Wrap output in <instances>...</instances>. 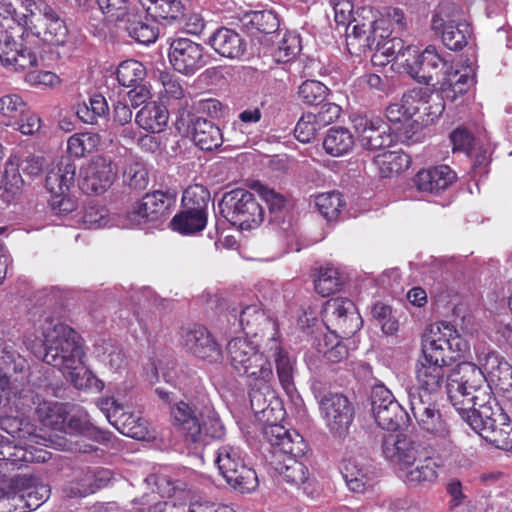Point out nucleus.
Wrapping results in <instances>:
<instances>
[{"mask_svg": "<svg viewBox=\"0 0 512 512\" xmlns=\"http://www.w3.org/2000/svg\"><path fill=\"white\" fill-rule=\"evenodd\" d=\"M42 334L43 361L59 369L77 389L90 388L96 379L83 365L85 351L80 334L72 327L49 318L45 320Z\"/></svg>", "mask_w": 512, "mask_h": 512, "instance_id": "1", "label": "nucleus"}, {"mask_svg": "<svg viewBox=\"0 0 512 512\" xmlns=\"http://www.w3.org/2000/svg\"><path fill=\"white\" fill-rule=\"evenodd\" d=\"M39 6L35 0H0V14L5 21L0 23V62L12 71H24L38 66L36 51L16 42L21 28L27 23L32 7Z\"/></svg>", "mask_w": 512, "mask_h": 512, "instance_id": "2", "label": "nucleus"}, {"mask_svg": "<svg viewBox=\"0 0 512 512\" xmlns=\"http://www.w3.org/2000/svg\"><path fill=\"white\" fill-rule=\"evenodd\" d=\"M447 60L444 59L434 46H428L417 55L413 62L407 60L409 73L418 82L426 85H434L432 82L438 78L446 68L440 90L442 98L455 102L459 96L464 95L475 83V71L472 66H462L454 69L447 67Z\"/></svg>", "mask_w": 512, "mask_h": 512, "instance_id": "3", "label": "nucleus"}, {"mask_svg": "<svg viewBox=\"0 0 512 512\" xmlns=\"http://www.w3.org/2000/svg\"><path fill=\"white\" fill-rule=\"evenodd\" d=\"M446 389L461 418L496 399L483 370L471 362L459 363L448 373Z\"/></svg>", "mask_w": 512, "mask_h": 512, "instance_id": "4", "label": "nucleus"}, {"mask_svg": "<svg viewBox=\"0 0 512 512\" xmlns=\"http://www.w3.org/2000/svg\"><path fill=\"white\" fill-rule=\"evenodd\" d=\"M431 29L441 37L443 44L450 50H462L471 36L470 24L464 17L463 9L456 3L443 1L435 8Z\"/></svg>", "mask_w": 512, "mask_h": 512, "instance_id": "5", "label": "nucleus"}, {"mask_svg": "<svg viewBox=\"0 0 512 512\" xmlns=\"http://www.w3.org/2000/svg\"><path fill=\"white\" fill-rule=\"evenodd\" d=\"M264 349V342L261 344ZM228 358L234 370L248 379L260 377L273 379V370L267 353L259 352L257 346L247 338L237 337L231 339L226 347Z\"/></svg>", "mask_w": 512, "mask_h": 512, "instance_id": "6", "label": "nucleus"}, {"mask_svg": "<svg viewBox=\"0 0 512 512\" xmlns=\"http://www.w3.org/2000/svg\"><path fill=\"white\" fill-rule=\"evenodd\" d=\"M220 212L232 225L242 230L260 226L264 220V210L253 193L245 189L226 192L220 203Z\"/></svg>", "mask_w": 512, "mask_h": 512, "instance_id": "7", "label": "nucleus"}, {"mask_svg": "<svg viewBox=\"0 0 512 512\" xmlns=\"http://www.w3.org/2000/svg\"><path fill=\"white\" fill-rule=\"evenodd\" d=\"M215 463L226 482L241 493H251L258 486L256 472L245 462L240 447L225 444L218 448Z\"/></svg>", "mask_w": 512, "mask_h": 512, "instance_id": "8", "label": "nucleus"}, {"mask_svg": "<svg viewBox=\"0 0 512 512\" xmlns=\"http://www.w3.org/2000/svg\"><path fill=\"white\" fill-rule=\"evenodd\" d=\"M75 176L76 165L70 158H62L48 170L45 187L51 194L49 203L55 214L66 215L77 208V201L69 195Z\"/></svg>", "mask_w": 512, "mask_h": 512, "instance_id": "9", "label": "nucleus"}, {"mask_svg": "<svg viewBox=\"0 0 512 512\" xmlns=\"http://www.w3.org/2000/svg\"><path fill=\"white\" fill-rule=\"evenodd\" d=\"M36 10L38 14L31 12L30 18L21 30L24 29L48 45H64L68 39V28L64 20L44 2L39 3Z\"/></svg>", "mask_w": 512, "mask_h": 512, "instance_id": "10", "label": "nucleus"}, {"mask_svg": "<svg viewBox=\"0 0 512 512\" xmlns=\"http://www.w3.org/2000/svg\"><path fill=\"white\" fill-rule=\"evenodd\" d=\"M321 418L330 433L344 437L354 418V407L342 393L328 392L317 396Z\"/></svg>", "mask_w": 512, "mask_h": 512, "instance_id": "11", "label": "nucleus"}, {"mask_svg": "<svg viewBox=\"0 0 512 512\" xmlns=\"http://www.w3.org/2000/svg\"><path fill=\"white\" fill-rule=\"evenodd\" d=\"M446 366L445 358L423 355L416 368L417 386L408 388V399H412L413 394H419L422 399H437L445 380L447 381Z\"/></svg>", "mask_w": 512, "mask_h": 512, "instance_id": "12", "label": "nucleus"}, {"mask_svg": "<svg viewBox=\"0 0 512 512\" xmlns=\"http://www.w3.org/2000/svg\"><path fill=\"white\" fill-rule=\"evenodd\" d=\"M408 400L419 429L445 445L451 444V429L437 408V399H422L413 394Z\"/></svg>", "mask_w": 512, "mask_h": 512, "instance_id": "13", "label": "nucleus"}, {"mask_svg": "<svg viewBox=\"0 0 512 512\" xmlns=\"http://www.w3.org/2000/svg\"><path fill=\"white\" fill-rule=\"evenodd\" d=\"M230 315L238 320L247 336L260 337L264 346L280 337L277 322L257 304L246 305L241 309L233 308Z\"/></svg>", "mask_w": 512, "mask_h": 512, "instance_id": "14", "label": "nucleus"}, {"mask_svg": "<svg viewBox=\"0 0 512 512\" xmlns=\"http://www.w3.org/2000/svg\"><path fill=\"white\" fill-rule=\"evenodd\" d=\"M466 341L457 330L448 322L441 321L429 326L422 339V353L427 357L445 358V351L464 352Z\"/></svg>", "mask_w": 512, "mask_h": 512, "instance_id": "15", "label": "nucleus"}, {"mask_svg": "<svg viewBox=\"0 0 512 512\" xmlns=\"http://www.w3.org/2000/svg\"><path fill=\"white\" fill-rule=\"evenodd\" d=\"M371 410L378 426L387 431L398 430L407 417L406 411L383 384L372 388Z\"/></svg>", "mask_w": 512, "mask_h": 512, "instance_id": "16", "label": "nucleus"}, {"mask_svg": "<svg viewBox=\"0 0 512 512\" xmlns=\"http://www.w3.org/2000/svg\"><path fill=\"white\" fill-rule=\"evenodd\" d=\"M117 176V167L106 156L92 158L80 173L79 187L85 194H101L114 182Z\"/></svg>", "mask_w": 512, "mask_h": 512, "instance_id": "17", "label": "nucleus"}, {"mask_svg": "<svg viewBox=\"0 0 512 512\" xmlns=\"http://www.w3.org/2000/svg\"><path fill=\"white\" fill-rule=\"evenodd\" d=\"M168 57L174 70L186 76L195 74L207 63L204 47L188 38L173 40Z\"/></svg>", "mask_w": 512, "mask_h": 512, "instance_id": "18", "label": "nucleus"}, {"mask_svg": "<svg viewBox=\"0 0 512 512\" xmlns=\"http://www.w3.org/2000/svg\"><path fill=\"white\" fill-rule=\"evenodd\" d=\"M174 201L175 194L169 191L157 190L147 193L139 203L127 212V221L132 226L156 222L167 214Z\"/></svg>", "mask_w": 512, "mask_h": 512, "instance_id": "19", "label": "nucleus"}, {"mask_svg": "<svg viewBox=\"0 0 512 512\" xmlns=\"http://www.w3.org/2000/svg\"><path fill=\"white\" fill-rule=\"evenodd\" d=\"M180 344L186 352L210 363L222 359L218 343L210 331L202 325L194 324L183 328L180 334Z\"/></svg>", "mask_w": 512, "mask_h": 512, "instance_id": "20", "label": "nucleus"}, {"mask_svg": "<svg viewBox=\"0 0 512 512\" xmlns=\"http://www.w3.org/2000/svg\"><path fill=\"white\" fill-rule=\"evenodd\" d=\"M102 410L108 421L123 435L142 440L149 436L147 421L136 414L126 412L124 405L114 398L102 401Z\"/></svg>", "mask_w": 512, "mask_h": 512, "instance_id": "21", "label": "nucleus"}, {"mask_svg": "<svg viewBox=\"0 0 512 512\" xmlns=\"http://www.w3.org/2000/svg\"><path fill=\"white\" fill-rule=\"evenodd\" d=\"M265 440L271 445L272 459L277 460L284 455L303 456L306 444L303 437L295 430H288L280 424H269L263 430Z\"/></svg>", "mask_w": 512, "mask_h": 512, "instance_id": "22", "label": "nucleus"}, {"mask_svg": "<svg viewBox=\"0 0 512 512\" xmlns=\"http://www.w3.org/2000/svg\"><path fill=\"white\" fill-rule=\"evenodd\" d=\"M353 126L361 146L366 150H384L394 143L390 127L381 119L357 116L353 119Z\"/></svg>", "mask_w": 512, "mask_h": 512, "instance_id": "23", "label": "nucleus"}, {"mask_svg": "<svg viewBox=\"0 0 512 512\" xmlns=\"http://www.w3.org/2000/svg\"><path fill=\"white\" fill-rule=\"evenodd\" d=\"M340 471L348 489L355 493H365L374 486L378 478L371 461L362 457L343 459Z\"/></svg>", "mask_w": 512, "mask_h": 512, "instance_id": "24", "label": "nucleus"}, {"mask_svg": "<svg viewBox=\"0 0 512 512\" xmlns=\"http://www.w3.org/2000/svg\"><path fill=\"white\" fill-rule=\"evenodd\" d=\"M426 452L420 442L407 435H390L383 442L385 458L393 464L400 465L401 469H408L414 465Z\"/></svg>", "mask_w": 512, "mask_h": 512, "instance_id": "25", "label": "nucleus"}, {"mask_svg": "<svg viewBox=\"0 0 512 512\" xmlns=\"http://www.w3.org/2000/svg\"><path fill=\"white\" fill-rule=\"evenodd\" d=\"M325 316L343 337L352 336L362 327L361 316L353 302L348 299L336 298L328 301Z\"/></svg>", "mask_w": 512, "mask_h": 512, "instance_id": "26", "label": "nucleus"}, {"mask_svg": "<svg viewBox=\"0 0 512 512\" xmlns=\"http://www.w3.org/2000/svg\"><path fill=\"white\" fill-rule=\"evenodd\" d=\"M508 415L499 405L497 400L482 405L476 411L464 416L462 419L486 442H488V431H499V428L508 421Z\"/></svg>", "mask_w": 512, "mask_h": 512, "instance_id": "27", "label": "nucleus"}, {"mask_svg": "<svg viewBox=\"0 0 512 512\" xmlns=\"http://www.w3.org/2000/svg\"><path fill=\"white\" fill-rule=\"evenodd\" d=\"M201 407L193 402L177 401L171 407L174 424L181 430L185 441L196 443L201 438Z\"/></svg>", "mask_w": 512, "mask_h": 512, "instance_id": "28", "label": "nucleus"}, {"mask_svg": "<svg viewBox=\"0 0 512 512\" xmlns=\"http://www.w3.org/2000/svg\"><path fill=\"white\" fill-rule=\"evenodd\" d=\"M455 172L447 165L420 170L414 177V184L420 192L439 194L455 181Z\"/></svg>", "mask_w": 512, "mask_h": 512, "instance_id": "29", "label": "nucleus"}, {"mask_svg": "<svg viewBox=\"0 0 512 512\" xmlns=\"http://www.w3.org/2000/svg\"><path fill=\"white\" fill-rule=\"evenodd\" d=\"M264 351L267 353L268 360L269 358H273L274 360L277 376L282 388L287 394H292L295 391V359L290 357L288 353L283 350L280 337L270 344L265 345Z\"/></svg>", "mask_w": 512, "mask_h": 512, "instance_id": "30", "label": "nucleus"}, {"mask_svg": "<svg viewBox=\"0 0 512 512\" xmlns=\"http://www.w3.org/2000/svg\"><path fill=\"white\" fill-rule=\"evenodd\" d=\"M208 44L216 53L230 59L239 58L246 51L245 39L235 30L226 27L214 31Z\"/></svg>", "mask_w": 512, "mask_h": 512, "instance_id": "31", "label": "nucleus"}, {"mask_svg": "<svg viewBox=\"0 0 512 512\" xmlns=\"http://www.w3.org/2000/svg\"><path fill=\"white\" fill-rule=\"evenodd\" d=\"M148 16L160 23L172 24L185 16L182 0H138Z\"/></svg>", "mask_w": 512, "mask_h": 512, "instance_id": "32", "label": "nucleus"}, {"mask_svg": "<svg viewBox=\"0 0 512 512\" xmlns=\"http://www.w3.org/2000/svg\"><path fill=\"white\" fill-rule=\"evenodd\" d=\"M192 139L201 150L211 151L221 146L222 132L218 126L202 117L191 120Z\"/></svg>", "mask_w": 512, "mask_h": 512, "instance_id": "33", "label": "nucleus"}, {"mask_svg": "<svg viewBox=\"0 0 512 512\" xmlns=\"http://www.w3.org/2000/svg\"><path fill=\"white\" fill-rule=\"evenodd\" d=\"M66 431L70 434L80 435L98 444L110 442L112 434L94 426L86 412L78 411L71 415L66 423Z\"/></svg>", "mask_w": 512, "mask_h": 512, "instance_id": "34", "label": "nucleus"}, {"mask_svg": "<svg viewBox=\"0 0 512 512\" xmlns=\"http://www.w3.org/2000/svg\"><path fill=\"white\" fill-rule=\"evenodd\" d=\"M169 113L160 103H146L135 116L136 124L151 133H159L167 125Z\"/></svg>", "mask_w": 512, "mask_h": 512, "instance_id": "35", "label": "nucleus"}, {"mask_svg": "<svg viewBox=\"0 0 512 512\" xmlns=\"http://www.w3.org/2000/svg\"><path fill=\"white\" fill-rule=\"evenodd\" d=\"M26 360L10 346L4 344L0 338V391L9 394L11 383L9 373L23 372Z\"/></svg>", "mask_w": 512, "mask_h": 512, "instance_id": "36", "label": "nucleus"}, {"mask_svg": "<svg viewBox=\"0 0 512 512\" xmlns=\"http://www.w3.org/2000/svg\"><path fill=\"white\" fill-rule=\"evenodd\" d=\"M372 26L366 21H359L354 18L351 25H348L346 31L347 49L352 55L360 56L367 50H371L374 43V36L369 33Z\"/></svg>", "mask_w": 512, "mask_h": 512, "instance_id": "37", "label": "nucleus"}, {"mask_svg": "<svg viewBox=\"0 0 512 512\" xmlns=\"http://www.w3.org/2000/svg\"><path fill=\"white\" fill-rule=\"evenodd\" d=\"M354 145L355 139L351 131L341 126L330 128L323 139V149L332 157L347 155Z\"/></svg>", "mask_w": 512, "mask_h": 512, "instance_id": "38", "label": "nucleus"}, {"mask_svg": "<svg viewBox=\"0 0 512 512\" xmlns=\"http://www.w3.org/2000/svg\"><path fill=\"white\" fill-rule=\"evenodd\" d=\"M373 163L379 175L382 178H388L407 170L411 164V158L400 150L383 151L374 157Z\"/></svg>", "mask_w": 512, "mask_h": 512, "instance_id": "39", "label": "nucleus"}, {"mask_svg": "<svg viewBox=\"0 0 512 512\" xmlns=\"http://www.w3.org/2000/svg\"><path fill=\"white\" fill-rule=\"evenodd\" d=\"M24 180L19 172V167L14 162H7L0 172V197L6 203L16 200L23 189Z\"/></svg>", "mask_w": 512, "mask_h": 512, "instance_id": "40", "label": "nucleus"}, {"mask_svg": "<svg viewBox=\"0 0 512 512\" xmlns=\"http://www.w3.org/2000/svg\"><path fill=\"white\" fill-rule=\"evenodd\" d=\"M298 457L288 454L280 459L271 460L274 469L285 481L294 485L304 484L308 478V469Z\"/></svg>", "mask_w": 512, "mask_h": 512, "instance_id": "41", "label": "nucleus"}, {"mask_svg": "<svg viewBox=\"0 0 512 512\" xmlns=\"http://www.w3.org/2000/svg\"><path fill=\"white\" fill-rule=\"evenodd\" d=\"M417 461L416 466H410L405 472V481L410 485H424L434 482L438 476V466L429 453L426 452Z\"/></svg>", "mask_w": 512, "mask_h": 512, "instance_id": "42", "label": "nucleus"}, {"mask_svg": "<svg viewBox=\"0 0 512 512\" xmlns=\"http://www.w3.org/2000/svg\"><path fill=\"white\" fill-rule=\"evenodd\" d=\"M207 224V214L184 209L171 220L173 230L183 234L192 235L202 231Z\"/></svg>", "mask_w": 512, "mask_h": 512, "instance_id": "43", "label": "nucleus"}, {"mask_svg": "<svg viewBox=\"0 0 512 512\" xmlns=\"http://www.w3.org/2000/svg\"><path fill=\"white\" fill-rule=\"evenodd\" d=\"M125 29L136 42L144 45L154 43L158 37V29L143 20L140 15L131 13L127 17Z\"/></svg>", "mask_w": 512, "mask_h": 512, "instance_id": "44", "label": "nucleus"}, {"mask_svg": "<svg viewBox=\"0 0 512 512\" xmlns=\"http://www.w3.org/2000/svg\"><path fill=\"white\" fill-rule=\"evenodd\" d=\"M273 379H262L260 377L250 378L249 384L251 390L249 393L251 408L255 413H264L270 405V400L274 398L271 387Z\"/></svg>", "mask_w": 512, "mask_h": 512, "instance_id": "45", "label": "nucleus"}, {"mask_svg": "<svg viewBox=\"0 0 512 512\" xmlns=\"http://www.w3.org/2000/svg\"><path fill=\"white\" fill-rule=\"evenodd\" d=\"M201 438L195 444L205 443L207 438L221 439L225 435V427L218 413L208 405H203L200 412Z\"/></svg>", "mask_w": 512, "mask_h": 512, "instance_id": "46", "label": "nucleus"}, {"mask_svg": "<svg viewBox=\"0 0 512 512\" xmlns=\"http://www.w3.org/2000/svg\"><path fill=\"white\" fill-rule=\"evenodd\" d=\"M344 279L339 270L331 265H325L318 269L315 279V290L323 297L339 291Z\"/></svg>", "mask_w": 512, "mask_h": 512, "instance_id": "47", "label": "nucleus"}, {"mask_svg": "<svg viewBox=\"0 0 512 512\" xmlns=\"http://www.w3.org/2000/svg\"><path fill=\"white\" fill-rule=\"evenodd\" d=\"M100 143L101 138L97 133H75L67 141V151L71 156L81 158L97 151Z\"/></svg>", "mask_w": 512, "mask_h": 512, "instance_id": "48", "label": "nucleus"}, {"mask_svg": "<svg viewBox=\"0 0 512 512\" xmlns=\"http://www.w3.org/2000/svg\"><path fill=\"white\" fill-rule=\"evenodd\" d=\"M315 206L327 221H332L338 218L345 202L340 192L329 191L315 197Z\"/></svg>", "mask_w": 512, "mask_h": 512, "instance_id": "49", "label": "nucleus"}, {"mask_svg": "<svg viewBox=\"0 0 512 512\" xmlns=\"http://www.w3.org/2000/svg\"><path fill=\"white\" fill-rule=\"evenodd\" d=\"M210 192L203 185L189 186L183 192L182 203L186 210L207 214Z\"/></svg>", "mask_w": 512, "mask_h": 512, "instance_id": "50", "label": "nucleus"}, {"mask_svg": "<svg viewBox=\"0 0 512 512\" xmlns=\"http://www.w3.org/2000/svg\"><path fill=\"white\" fill-rule=\"evenodd\" d=\"M116 76L123 87H131L142 82L146 77L144 65L137 60H126L119 64Z\"/></svg>", "mask_w": 512, "mask_h": 512, "instance_id": "51", "label": "nucleus"}, {"mask_svg": "<svg viewBox=\"0 0 512 512\" xmlns=\"http://www.w3.org/2000/svg\"><path fill=\"white\" fill-rule=\"evenodd\" d=\"M328 88L317 80H306L298 88V98L306 105H319L328 95Z\"/></svg>", "mask_w": 512, "mask_h": 512, "instance_id": "52", "label": "nucleus"}, {"mask_svg": "<svg viewBox=\"0 0 512 512\" xmlns=\"http://www.w3.org/2000/svg\"><path fill=\"white\" fill-rule=\"evenodd\" d=\"M431 94L427 88H414L404 93L401 107L405 109L406 117L412 119L422 108L426 109Z\"/></svg>", "mask_w": 512, "mask_h": 512, "instance_id": "53", "label": "nucleus"}, {"mask_svg": "<svg viewBox=\"0 0 512 512\" xmlns=\"http://www.w3.org/2000/svg\"><path fill=\"white\" fill-rule=\"evenodd\" d=\"M405 109L401 107L400 103H393L386 109V117L393 124H402L401 127L397 128L395 133L402 142H408L412 139V134L409 128H411L412 122L409 117L404 114Z\"/></svg>", "mask_w": 512, "mask_h": 512, "instance_id": "54", "label": "nucleus"}, {"mask_svg": "<svg viewBox=\"0 0 512 512\" xmlns=\"http://www.w3.org/2000/svg\"><path fill=\"white\" fill-rule=\"evenodd\" d=\"M123 181L133 190H144L149 182L148 172L144 164L137 161L127 163L123 172Z\"/></svg>", "mask_w": 512, "mask_h": 512, "instance_id": "55", "label": "nucleus"}, {"mask_svg": "<svg viewBox=\"0 0 512 512\" xmlns=\"http://www.w3.org/2000/svg\"><path fill=\"white\" fill-rule=\"evenodd\" d=\"M322 126L318 123L314 113H305L297 122L294 133L298 141L309 143L315 139Z\"/></svg>", "mask_w": 512, "mask_h": 512, "instance_id": "56", "label": "nucleus"}, {"mask_svg": "<svg viewBox=\"0 0 512 512\" xmlns=\"http://www.w3.org/2000/svg\"><path fill=\"white\" fill-rule=\"evenodd\" d=\"M301 50V41L299 35L295 33H286L277 48L274 51V57L277 62H288L293 59Z\"/></svg>", "mask_w": 512, "mask_h": 512, "instance_id": "57", "label": "nucleus"}, {"mask_svg": "<svg viewBox=\"0 0 512 512\" xmlns=\"http://www.w3.org/2000/svg\"><path fill=\"white\" fill-rule=\"evenodd\" d=\"M101 12L110 21H123L132 13L128 0H96Z\"/></svg>", "mask_w": 512, "mask_h": 512, "instance_id": "58", "label": "nucleus"}, {"mask_svg": "<svg viewBox=\"0 0 512 512\" xmlns=\"http://www.w3.org/2000/svg\"><path fill=\"white\" fill-rule=\"evenodd\" d=\"M99 484L95 483V476L92 470L84 471L79 478L71 482L67 492L71 497H85L95 493Z\"/></svg>", "mask_w": 512, "mask_h": 512, "instance_id": "59", "label": "nucleus"}, {"mask_svg": "<svg viewBox=\"0 0 512 512\" xmlns=\"http://www.w3.org/2000/svg\"><path fill=\"white\" fill-rule=\"evenodd\" d=\"M28 112V106L18 94H6L0 97V114L3 117L16 119Z\"/></svg>", "mask_w": 512, "mask_h": 512, "instance_id": "60", "label": "nucleus"}, {"mask_svg": "<svg viewBox=\"0 0 512 512\" xmlns=\"http://www.w3.org/2000/svg\"><path fill=\"white\" fill-rule=\"evenodd\" d=\"M374 20H375V24H376L374 33L375 32L379 33V39H380L379 42L381 44L382 53L387 54V55L395 54L394 49H395L396 45L400 46L399 50H401V48H402L401 40L397 39L396 37L390 39V36L392 35L393 30L389 26L388 20L384 19L383 17H381L379 19H374ZM399 52L400 51H398V53Z\"/></svg>", "mask_w": 512, "mask_h": 512, "instance_id": "61", "label": "nucleus"}, {"mask_svg": "<svg viewBox=\"0 0 512 512\" xmlns=\"http://www.w3.org/2000/svg\"><path fill=\"white\" fill-rule=\"evenodd\" d=\"M247 17L248 25L264 34L276 31L279 26L277 16L271 11H254Z\"/></svg>", "mask_w": 512, "mask_h": 512, "instance_id": "62", "label": "nucleus"}, {"mask_svg": "<svg viewBox=\"0 0 512 512\" xmlns=\"http://www.w3.org/2000/svg\"><path fill=\"white\" fill-rule=\"evenodd\" d=\"M488 443L504 451H512V421L508 417L505 425L499 428V431H488Z\"/></svg>", "mask_w": 512, "mask_h": 512, "instance_id": "63", "label": "nucleus"}, {"mask_svg": "<svg viewBox=\"0 0 512 512\" xmlns=\"http://www.w3.org/2000/svg\"><path fill=\"white\" fill-rule=\"evenodd\" d=\"M260 197L266 202L271 213L280 212L286 205L285 197L275 190L257 182L253 185Z\"/></svg>", "mask_w": 512, "mask_h": 512, "instance_id": "64", "label": "nucleus"}]
</instances>
